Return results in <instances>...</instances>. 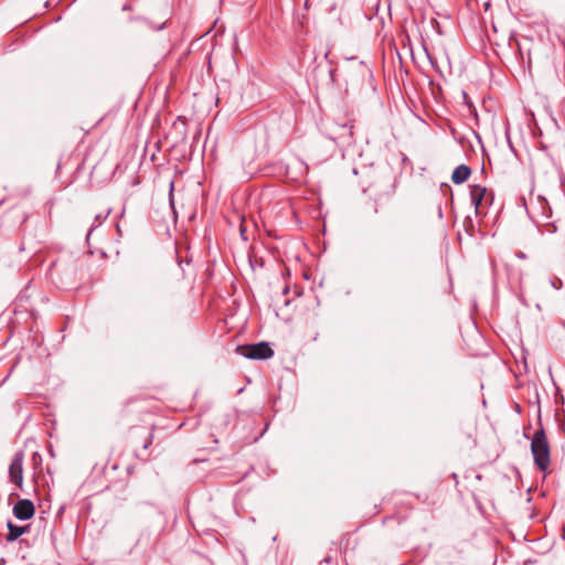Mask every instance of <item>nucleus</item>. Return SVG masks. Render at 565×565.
<instances>
[{"label": "nucleus", "mask_w": 565, "mask_h": 565, "mask_svg": "<svg viewBox=\"0 0 565 565\" xmlns=\"http://www.w3.org/2000/svg\"><path fill=\"white\" fill-rule=\"evenodd\" d=\"M23 461L24 454L23 451H18L14 454L11 462L9 465L8 473L9 481L13 483L19 489L23 487Z\"/></svg>", "instance_id": "7ed1b4c3"}, {"label": "nucleus", "mask_w": 565, "mask_h": 565, "mask_svg": "<svg viewBox=\"0 0 565 565\" xmlns=\"http://www.w3.org/2000/svg\"><path fill=\"white\" fill-rule=\"evenodd\" d=\"M322 562L329 564V563L332 562V558L330 556H327V557L323 558Z\"/></svg>", "instance_id": "6e6552de"}, {"label": "nucleus", "mask_w": 565, "mask_h": 565, "mask_svg": "<svg viewBox=\"0 0 565 565\" xmlns=\"http://www.w3.org/2000/svg\"><path fill=\"white\" fill-rule=\"evenodd\" d=\"M7 526L9 530V533L7 535L8 542H13V541L18 540L21 535H23L29 530V526L15 525L11 521L8 522Z\"/></svg>", "instance_id": "0eeeda50"}, {"label": "nucleus", "mask_w": 565, "mask_h": 565, "mask_svg": "<svg viewBox=\"0 0 565 565\" xmlns=\"http://www.w3.org/2000/svg\"><path fill=\"white\" fill-rule=\"evenodd\" d=\"M470 200L477 212L483 206V203H491V198L488 190L479 184H473L470 186Z\"/></svg>", "instance_id": "39448f33"}, {"label": "nucleus", "mask_w": 565, "mask_h": 565, "mask_svg": "<svg viewBox=\"0 0 565 565\" xmlns=\"http://www.w3.org/2000/svg\"><path fill=\"white\" fill-rule=\"evenodd\" d=\"M238 354L250 360H266L274 355V350L267 342L255 344L238 345L236 348Z\"/></svg>", "instance_id": "f03ea898"}, {"label": "nucleus", "mask_w": 565, "mask_h": 565, "mask_svg": "<svg viewBox=\"0 0 565 565\" xmlns=\"http://www.w3.org/2000/svg\"><path fill=\"white\" fill-rule=\"evenodd\" d=\"M13 515L20 521H26L33 518L35 513L34 504L29 499H20L13 505Z\"/></svg>", "instance_id": "20e7f679"}, {"label": "nucleus", "mask_w": 565, "mask_h": 565, "mask_svg": "<svg viewBox=\"0 0 565 565\" xmlns=\"http://www.w3.org/2000/svg\"><path fill=\"white\" fill-rule=\"evenodd\" d=\"M534 463L541 471H546L551 465V450L546 434L543 429L534 433L531 441Z\"/></svg>", "instance_id": "f257e3e1"}, {"label": "nucleus", "mask_w": 565, "mask_h": 565, "mask_svg": "<svg viewBox=\"0 0 565 565\" xmlns=\"http://www.w3.org/2000/svg\"><path fill=\"white\" fill-rule=\"evenodd\" d=\"M471 174V169L466 164H460L455 168L451 174V181L455 184H461L468 180Z\"/></svg>", "instance_id": "423d86ee"}]
</instances>
